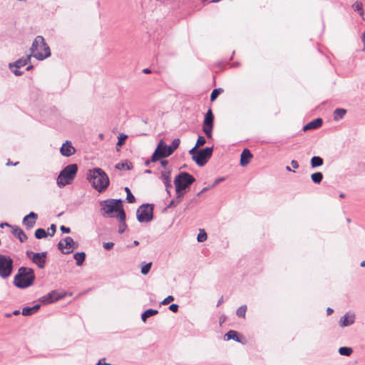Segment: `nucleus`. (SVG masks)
Listing matches in <instances>:
<instances>
[{
  "instance_id": "obj_40",
  "label": "nucleus",
  "mask_w": 365,
  "mask_h": 365,
  "mask_svg": "<svg viewBox=\"0 0 365 365\" xmlns=\"http://www.w3.org/2000/svg\"><path fill=\"white\" fill-rule=\"evenodd\" d=\"M205 143H206V140H205V138L203 136H199L197 140L196 144H195V148H198L200 146H202Z\"/></svg>"
},
{
  "instance_id": "obj_8",
  "label": "nucleus",
  "mask_w": 365,
  "mask_h": 365,
  "mask_svg": "<svg viewBox=\"0 0 365 365\" xmlns=\"http://www.w3.org/2000/svg\"><path fill=\"white\" fill-rule=\"evenodd\" d=\"M137 219L140 222H148L153 217V206L150 204L140 205L136 212Z\"/></svg>"
},
{
  "instance_id": "obj_22",
  "label": "nucleus",
  "mask_w": 365,
  "mask_h": 365,
  "mask_svg": "<svg viewBox=\"0 0 365 365\" xmlns=\"http://www.w3.org/2000/svg\"><path fill=\"white\" fill-rule=\"evenodd\" d=\"M161 178L163 179V183L165 186L166 191L168 194H170V190L173 189V185L171 183V180L170 178V172L165 173L161 175Z\"/></svg>"
},
{
  "instance_id": "obj_63",
  "label": "nucleus",
  "mask_w": 365,
  "mask_h": 365,
  "mask_svg": "<svg viewBox=\"0 0 365 365\" xmlns=\"http://www.w3.org/2000/svg\"><path fill=\"white\" fill-rule=\"evenodd\" d=\"M286 169H287V170H288V171H292L291 168H290L289 166H287V167L286 168Z\"/></svg>"
},
{
  "instance_id": "obj_2",
  "label": "nucleus",
  "mask_w": 365,
  "mask_h": 365,
  "mask_svg": "<svg viewBox=\"0 0 365 365\" xmlns=\"http://www.w3.org/2000/svg\"><path fill=\"white\" fill-rule=\"evenodd\" d=\"M195 181V178L188 173H180L174 180L177 197L171 200L168 207L175 206L179 204L185 193V190Z\"/></svg>"
},
{
  "instance_id": "obj_48",
  "label": "nucleus",
  "mask_w": 365,
  "mask_h": 365,
  "mask_svg": "<svg viewBox=\"0 0 365 365\" xmlns=\"http://www.w3.org/2000/svg\"><path fill=\"white\" fill-rule=\"evenodd\" d=\"M291 165H292V166L294 168H295V169H297V168H299V164H298L297 161V160H292V162H291Z\"/></svg>"
},
{
  "instance_id": "obj_28",
  "label": "nucleus",
  "mask_w": 365,
  "mask_h": 365,
  "mask_svg": "<svg viewBox=\"0 0 365 365\" xmlns=\"http://www.w3.org/2000/svg\"><path fill=\"white\" fill-rule=\"evenodd\" d=\"M323 159L319 156H314L311 159V165L312 168L319 167L323 165Z\"/></svg>"
},
{
  "instance_id": "obj_5",
  "label": "nucleus",
  "mask_w": 365,
  "mask_h": 365,
  "mask_svg": "<svg viewBox=\"0 0 365 365\" xmlns=\"http://www.w3.org/2000/svg\"><path fill=\"white\" fill-rule=\"evenodd\" d=\"M30 51L32 56L40 61L51 56L50 48L41 36H38L35 38Z\"/></svg>"
},
{
  "instance_id": "obj_32",
  "label": "nucleus",
  "mask_w": 365,
  "mask_h": 365,
  "mask_svg": "<svg viewBox=\"0 0 365 365\" xmlns=\"http://www.w3.org/2000/svg\"><path fill=\"white\" fill-rule=\"evenodd\" d=\"M352 349L349 347L343 346L339 348V352L341 355L349 356L352 353Z\"/></svg>"
},
{
  "instance_id": "obj_51",
  "label": "nucleus",
  "mask_w": 365,
  "mask_h": 365,
  "mask_svg": "<svg viewBox=\"0 0 365 365\" xmlns=\"http://www.w3.org/2000/svg\"><path fill=\"white\" fill-rule=\"evenodd\" d=\"M6 227H11V225H9V223H7V222H1V223H0V227H2V228H3V227H6Z\"/></svg>"
},
{
  "instance_id": "obj_42",
  "label": "nucleus",
  "mask_w": 365,
  "mask_h": 365,
  "mask_svg": "<svg viewBox=\"0 0 365 365\" xmlns=\"http://www.w3.org/2000/svg\"><path fill=\"white\" fill-rule=\"evenodd\" d=\"M174 300V297L171 295L168 296L163 301L161 302V304H168L170 302Z\"/></svg>"
},
{
  "instance_id": "obj_24",
  "label": "nucleus",
  "mask_w": 365,
  "mask_h": 365,
  "mask_svg": "<svg viewBox=\"0 0 365 365\" xmlns=\"http://www.w3.org/2000/svg\"><path fill=\"white\" fill-rule=\"evenodd\" d=\"M39 308H40L39 304L34 305L31 307H24L22 309V314L24 316H30V315L34 314L36 312H37Z\"/></svg>"
},
{
  "instance_id": "obj_60",
  "label": "nucleus",
  "mask_w": 365,
  "mask_h": 365,
  "mask_svg": "<svg viewBox=\"0 0 365 365\" xmlns=\"http://www.w3.org/2000/svg\"><path fill=\"white\" fill-rule=\"evenodd\" d=\"M339 197H340L341 198H344V197H345V195H344V193H341V194L339 195Z\"/></svg>"
},
{
  "instance_id": "obj_34",
  "label": "nucleus",
  "mask_w": 365,
  "mask_h": 365,
  "mask_svg": "<svg viewBox=\"0 0 365 365\" xmlns=\"http://www.w3.org/2000/svg\"><path fill=\"white\" fill-rule=\"evenodd\" d=\"M207 238V233L204 230H200V232L197 235V240L199 242H205Z\"/></svg>"
},
{
  "instance_id": "obj_4",
  "label": "nucleus",
  "mask_w": 365,
  "mask_h": 365,
  "mask_svg": "<svg viewBox=\"0 0 365 365\" xmlns=\"http://www.w3.org/2000/svg\"><path fill=\"white\" fill-rule=\"evenodd\" d=\"M35 280V274L31 268L21 267L14 277V284L20 289L31 287Z\"/></svg>"
},
{
  "instance_id": "obj_53",
  "label": "nucleus",
  "mask_w": 365,
  "mask_h": 365,
  "mask_svg": "<svg viewBox=\"0 0 365 365\" xmlns=\"http://www.w3.org/2000/svg\"><path fill=\"white\" fill-rule=\"evenodd\" d=\"M327 314L328 315H330L331 314L333 313V309L330 307H328L327 309Z\"/></svg>"
},
{
  "instance_id": "obj_16",
  "label": "nucleus",
  "mask_w": 365,
  "mask_h": 365,
  "mask_svg": "<svg viewBox=\"0 0 365 365\" xmlns=\"http://www.w3.org/2000/svg\"><path fill=\"white\" fill-rule=\"evenodd\" d=\"M38 215L34 212H31L29 215H26L23 219V225L29 229L32 228L36 222Z\"/></svg>"
},
{
  "instance_id": "obj_11",
  "label": "nucleus",
  "mask_w": 365,
  "mask_h": 365,
  "mask_svg": "<svg viewBox=\"0 0 365 365\" xmlns=\"http://www.w3.org/2000/svg\"><path fill=\"white\" fill-rule=\"evenodd\" d=\"M27 257L32 260L40 269L45 267L46 259L47 257L46 252L35 253L32 251L26 252Z\"/></svg>"
},
{
  "instance_id": "obj_9",
  "label": "nucleus",
  "mask_w": 365,
  "mask_h": 365,
  "mask_svg": "<svg viewBox=\"0 0 365 365\" xmlns=\"http://www.w3.org/2000/svg\"><path fill=\"white\" fill-rule=\"evenodd\" d=\"M213 148L207 147L197 151L195 155H193L192 160L199 166H204L208 160L212 157Z\"/></svg>"
},
{
  "instance_id": "obj_3",
  "label": "nucleus",
  "mask_w": 365,
  "mask_h": 365,
  "mask_svg": "<svg viewBox=\"0 0 365 365\" xmlns=\"http://www.w3.org/2000/svg\"><path fill=\"white\" fill-rule=\"evenodd\" d=\"M101 210L102 215L105 217H114V213H116V217L119 219L120 222L125 220V213L123 208L122 200L120 199H108L103 200L100 202Z\"/></svg>"
},
{
  "instance_id": "obj_31",
  "label": "nucleus",
  "mask_w": 365,
  "mask_h": 365,
  "mask_svg": "<svg viewBox=\"0 0 365 365\" xmlns=\"http://www.w3.org/2000/svg\"><path fill=\"white\" fill-rule=\"evenodd\" d=\"M48 235V232L43 228H38L35 231V237L37 239H42Z\"/></svg>"
},
{
  "instance_id": "obj_49",
  "label": "nucleus",
  "mask_w": 365,
  "mask_h": 365,
  "mask_svg": "<svg viewBox=\"0 0 365 365\" xmlns=\"http://www.w3.org/2000/svg\"><path fill=\"white\" fill-rule=\"evenodd\" d=\"M121 222H122V225H120V226L119 227V232H120V233H122L124 231L125 227V221Z\"/></svg>"
},
{
  "instance_id": "obj_19",
  "label": "nucleus",
  "mask_w": 365,
  "mask_h": 365,
  "mask_svg": "<svg viewBox=\"0 0 365 365\" xmlns=\"http://www.w3.org/2000/svg\"><path fill=\"white\" fill-rule=\"evenodd\" d=\"M31 56H32V55L30 54V55L26 56L25 58H19L14 63H10L9 67L11 68L12 66H15L17 68L23 67V66H26L30 61Z\"/></svg>"
},
{
  "instance_id": "obj_18",
  "label": "nucleus",
  "mask_w": 365,
  "mask_h": 365,
  "mask_svg": "<svg viewBox=\"0 0 365 365\" xmlns=\"http://www.w3.org/2000/svg\"><path fill=\"white\" fill-rule=\"evenodd\" d=\"M12 234L17 237L21 242L27 240V236L24 232L18 226H11Z\"/></svg>"
},
{
  "instance_id": "obj_26",
  "label": "nucleus",
  "mask_w": 365,
  "mask_h": 365,
  "mask_svg": "<svg viewBox=\"0 0 365 365\" xmlns=\"http://www.w3.org/2000/svg\"><path fill=\"white\" fill-rule=\"evenodd\" d=\"M346 113V110L344 108H336L334 111V120L336 121L339 120L341 119L344 115Z\"/></svg>"
},
{
  "instance_id": "obj_1",
  "label": "nucleus",
  "mask_w": 365,
  "mask_h": 365,
  "mask_svg": "<svg viewBox=\"0 0 365 365\" xmlns=\"http://www.w3.org/2000/svg\"><path fill=\"white\" fill-rule=\"evenodd\" d=\"M86 179L91 183L93 188L100 193L105 192L110 185L108 175L99 168L88 170Z\"/></svg>"
},
{
  "instance_id": "obj_39",
  "label": "nucleus",
  "mask_w": 365,
  "mask_h": 365,
  "mask_svg": "<svg viewBox=\"0 0 365 365\" xmlns=\"http://www.w3.org/2000/svg\"><path fill=\"white\" fill-rule=\"evenodd\" d=\"M221 91L222 90L220 88L214 89L210 95V101H214L217 98Z\"/></svg>"
},
{
  "instance_id": "obj_47",
  "label": "nucleus",
  "mask_w": 365,
  "mask_h": 365,
  "mask_svg": "<svg viewBox=\"0 0 365 365\" xmlns=\"http://www.w3.org/2000/svg\"><path fill=\"white\" fill-rule=\"evenodd\" d=\"M125 165H126L123 163H118L115 165V168L118 169V170H122V169H123L125 167Z\"/></svg>"
},
{
  "instance_id": "obj_50",
  "label": "nucleus",
  "mask_w": 365,
  "mask_h": 365,
  "mask_svg": "<svg viewBox=\"0 0 365 365\" xmlns=\"http://www.w3.org/2000/svg\"><path fill=\"white\" fill-rule=\"evenodd\" d=\"M14 73L16 75V76H21L23 73L21 71H20L17 68L13 71Z\"/></svg>"
},
{
  "instance_id": "obj_13",
  "label": "nucleus",
  "mask_w": 365,
  "mask_h": 365,
  "mask_svg": "<svg viewBox=\"0 0 365 365\" xmlns=\"http://www.w3.org/2000/svg\"><path fill=\"white\" fill-rule=\"evenodd\" d=\"M213 120V114L212 113V110L209 109L205 115L202 126V130L207 138L212 137Z\"/></svg>"
},
{
  "instance_id": "obj_58",
  "label": "nucleus",
  "mask_w": 365,
  "mask_h": 365,
  "mask_svg": "<svg viewBox=\"0 0 365 365\" xmlns=\"http://www.w3.org/2000/svg\"><path fill=\"white\" fill-rule=\"evenodd\" d=\"M145 173H151V170L150 169H148V170H145Z\"/></svg>"
},
{
  "instance_id": "obj_36",
  "label": "nucleus",
  "mask_w": 365,
  "mask_h": 365,
  "mask_svg": "<svg viewBox=\"0 0 365 365\" xmlns=\"http://www.w3.org/2000/svg\"><path fill=\"white\" fill-rule=\"evenodd\" d=\"M352 7H353V9L355 11H359L360 15H363V5H362V3L359 2V1H356L353 4Z\"/></svg>"
},
{
  "instance_id": "obj_52",
  "label": "nucleus",
  "mask_w": 365,
  "mask_h": 365,
  "mask_svg": "<svg viewBox=\"0 0 365 365\" xmlns=\"http://www.w3.org/2000/svg\"><path fill=\"white\" fill-rule=\"evenodd\" d=\"M168 164V160H161V166H166Z\"/></svg>"
},
{
  "instance_id": "obj_23",
  "label": "nucleus",
  "mask_w": 365,
  "mask_h": 365,
  "mask_svg": "<svg viewBox=\"0 0 365 365\" xmlns=\"http://www.w3.org/2000/svg\"><path fill=\"white\" fill-rule=\"evenodd\" d=\"M160 160V143H158L154 153L150 160H147L145 163V165L148 166L151 162H156Z\"/></svg>"
},
{
  "instance_id": "obj_54",
  "label": "nucleus",
  "mask_w": 365,
  "mask_h": 365,
  "mask_svg": "<svg viewBox=\"0 0 365 365\" xmlns=\"http://www.w3.org/2000/svg\"><path fill=\"white\" fill-rule=\"evenodd\" d=\"M143 72L144 73H151V71L149 68H144V69H143Z\"/></svg>"
},
{
  "instance_id": "obj_15",
  "label": "nucleus",
  "mask_w": 365,
  "mask_h": 365,
  "mask_svg": "<svg viewBox=\"0 0 365 365\" xmlns=\"http://www.w3.org/2000/svg\"><path fill=\"white\" fill-rule=\"evenodd\" d=\"M60 153L63 156L70 157L76 153V149L71 141L66 140L61 147Z\"/></svg>"
},
{
  "instance_id": "obj_33",
  "label": "nucleus",
  "mask_w": 365,
  "mask_h": 365,
  "mask_svg": "<svg viewBox=\"0 0 365 365\" xmlns=\"http://www.w3.org/2000/svg\"><path fill=\"white\" fill-rule=\"evenodd\" d=\"M125 191L127 193L126 200L128 201V202H129V203L135 202V198L133 196V195L131 193L130 190L128 187H125Z\"/></svg>"
},
{
  "instance_id": "obj_21",
  "label": "nucleus",
  "mask_w": 365,
  "mask_h": 365,
  "mask_svg": "<svg viewBox=\"0 0 365 365\" xmlns=\"http://www.w3.org/2000/svg\"><path fill=\"white\" fill-rule=\"evenodd\" d=\"M322 125V120L321 118H316L311 122L308 123L304 126V130H308L312 129H316Z\"/></svg>"
},
{
  "instance_id": "obj_62",
  "label": "nucleus",
  "mask_w": 365,
  "mask_h": 365,
  "mask_svg": "<svg viewBox=\"0 0 365 365\" xmlns=\"http://www.w3.org/2000/svg\"><path fill=\"white\" fill-rule=\"evenodd\" d=\"M103 364V362H101V360H99L98 362L97 363V365H102Z\"/></svg>"
},
{
  "instance_id": "obj_29",
  "label": "nucleus",
  "mask_w": 365,
  "mask_h": 365,
  "mask_svg": "<svg viewBox=\"0 0 365 365\" xmlns=\"http://www.w3.org/2000/svg\"><path fill=\"white\" fill-rule=\"evenodd\" d=\"M225 336L227 337V340L233 339V340H235L236 341H238V342L240 341V337L238 336V333L236 331H234V330L229 331L225 334Z\"/></svg>"
},
{
  "instance_id": "obj_10",
  "label": "nucleus",
  "mask_w": 365,
  "mask_h": 365,
  "mask_svg": "<svg viewBox=\"0 0 365 365\" xmlns=\"http://www.w3.org/2000/svg\"><path fill=\"white\" fill-rule=\"evenodd\" d=\"M78 247V244L71 237H66L58 244V249L63 254H70L74 249H76Z\"/></svg>"
},
{
  "instance_id": "obj_44",
  "label": "nucleus",
  "mask_w": 365,
  "mask_h": 365,
  "mask_svg": "<svg viewBox=\"0 0 365 365\" xmlns=\"http://www.w3.org/2000/svg\"><path fill=\"white\" fill-rule=\"evenodd\" d=\"M168 309L173 312H177L178 310V305L176 304H172Z\"/></svg>"
},
{
  "instance_id": "obj_59",
  "label": "nucleus",
  "mask_w": 365,
  "mask_h": 365,
  "mask_svg": "<svg viewBox=\"0 0 365 365\" xmlns=\"http://www.w3.org/2000/svg\"><path fill=\"white\" fill-rule=\"evenodd\" d=\"M361 266L364 267H365V261L361 262Z\"/></svg>"
},
{
  "instance_id": "obj_46",
  "label": "nucleus",
  "mask_w": 365,
  "mask_h": 365,
  "mask_svg": "<svg viewBox=\"0 0 365 365\" xmlns=\"http://www.w3.org/2000/svg\"><path fill=\"white\" fill-rule=\"evenodd\" d=\"M197 148H195V146L191 150H190L189 153L192 155V158L193 157V155H195L197 154Z\"/></svg>"
},
{
  "instance_id": "obj_27",
  "label": "nucleus",
  "mask_w": 365,
  "mask_h": 365,
  "mask_svg": "<svg viewBox=\"0 0 365 365\" xmlns=\"http://www.w3.org/2000/svg\"><path fill=\"white\" fill-rule=\"evenodd\" d=\"M158 313L157 309H149L142 314L141 319L145 322L146 319L152 316H154Z\"/></svg>"
},
{
  "instance_id": "obj_43",
  "label": "nucleus",
  "mask_w": 365,
  "mask_h": 365,
  "mask_svg": "<svg viewBox=\"0 0 365 365\" xmlns=\"http://www.w3.org/2000/svg\"><path fill=\"white\" fill-rule=\"evenodd\" d=\"M113 245H114L113 242H104L103 245V247L106 250H109L113 247Z\"/></svg>"
},
{
  "instance_id": "obj_14",
  "label": "nucleus",
  "mask_w": 365,
  "mask_h": 365,
  "mask_svg": "<svg viewBox=\"0 0 365 365\" xmlns=\"http://www.w3.org/2000/svg\"><path fill=\"white\" fill-rule=\"evenodd\" d=\"M65 295V294L59 293L58 291L53 290L42 297L41 301L44 304H50L63 298Z\"/></svg>"
},
{
  "instance_id": "obj_30",
  "label": "nucleus",
  "mask_w": 365,
  "mask_h": 365,
  "mask_svg": "<svg viewBox=\"0 0 365 365\" xmlns=\"http://www.w3.org/2000/svg\"><path fill=\"white\" fill-rule=\"evenodd\" d=\"M311 178L314 183L319 184L323 179V175L321 172H317L311 175Z\"/></svg>"
},
{
  "instance_id": "obj_45",
  "label": "nucleus",
  "mask_w": 365,
  "mask_h": 365,
  "mask_svg": "<svg viewBox=\"0 0 365 365\" xmlns=\"http://www.w3.org/2000/svg\"><path fill=\"white\" fill-rule=\"evenodd\" d=\"M60 229L63 233H69L71 232V229L64 225H61Z\"/></svg>"
},
{
  "instance_id": "obj_55",
  "label": "nucleus",
  "mask_w": 365,
  "mask_h": 365,
  "mask_svg": "<svg viewBox=\"0 0 365 365\" xmlns=\"http://www.w3.org/2000/svg\"><path fill=\"white\" fill-rule=\"evenodd\" d=\"M222 302H223V297L222 296V297H220V299H219V301H218V302H217V307H218V306H220V304H221Z\"/></svg>"
},
{
  "instance_id": "obj_7",
  "label": "nucleus",
  "mask_w": 365,
  "mask_h": 365,
  "mask_svg": "<svg viewBox=\"0 0 365 365\" xmlns=\"http://www.w3.org/2000/svg\"><path fill=\"white\" fill-rule=\"evenodd\" d=\"M13 271V259L7 255L0 254V277L8 278Z\"/></svg>"
},
{
  "instance_id": "obj_25",
  "label": "nucleus",
  "mask_w": 365,
  "mask_h": 365,
  "mask_svg": "<svg viewBox=\"0 0 365 365\" xmlns=\"http://www.w3.org/2000/svg\"><path fill=\"white\" fill-rule=\"evenodd\" d=\"M73 258L76 261V265L81 266L85 260L86 254L83 252H76L73 255Z\"/></svg>"
},
{
  "instance_id": "obj_12",
  "label": "nucleus",
  "mask_w": 365,
  "mask_h": 365,
  "mask_svg": "<svg viewBox=\"0 0 365 365\" xmlns=\"http://www.w3.org/2000/svg\"><path fill=\"white\" fill-rule=\"evenodd\" d=\"M180 143V140L179 138L174 139L170 145H168L161 140V159L171 155L179 147Z\"/></svg>"
},
{
  "instance_id": "obj_56",
  "label": "nucleus",
  "mask_w": 365,
  "mask_h": 365,
  "mask_svg": "<svg viewBox=\"0 0 365 365\" xmlns=\"http://www.w3.org/2000/svg\"><path fill=\"white\" fill-rule=\"evenodd\" d=\"M207 190V187L203 188V189L202 190V191L197 194V195H200L202 192H203L206 191Z\"/></svg>"
},
{
  "instance_id": "obj_37",
  "label": "nucleus",
  "mask_w": 365,
  "mask_h": 365,
  "mask_svg": "<svg viewBox=\"0 0 365 365\" xmlns=\"http://www.w3.org/2000/svg\"><path fill=\"white\" fill-rule=\"evenodd\" d=\"M151 266H152V262H148V263L145 264L141 267V273L144 275L147 274L150 272Z\"/></svg>"
},
{
  "instance_id": "obj_57",
  "label": "nucleus",
  "mask_w": 365,
  "mask_h": 365,
  "mask_svg": "<svg viewBox=\"0 0 365 365\" xmlns=\"http://www.w3.org/2000/svg\"><path fill=\"white\" fill-rule=\"evenodd\" d=\"M19 314V310H16V311L14 312V315H17Z\"/></svg>"
},
{
  "instance_id": "obj_41",
  "label": "nucleus",
  "mask_w": 365,
  "mask_h": 365,
  "mask_svg": "<svg viewBox=\"0 0 365 365\" xmlns=\"http://www.w3.org/2000/svg\"><path fill=\"white\" fill-rule=\"evenodd\" d=\"M56 230V226L54 224H52L50 227L48 229V235L50 236H53Z\"/></svg>"
},
{
  "instance_id": "obj_64",
  "label": "nucleus",
  "mask_w": 365,
  "mask_h": 365,
  "mask_svg": "<svg viewBox=\"0 0 365 365\" xmlns=\"http://www.w3.org/2000/svg\"><path fill=\"white\" fill-rule=\"evenodd\" d=\"M364 38H365V31H364V32L363 34V39H364Z\"/></svg>"
},
{
  "instance_id": "obj_35",
  "label": "nucleus",
  "mask_w": 365,
  "mask_h": 365,
  "mask_svg": "<svg viewBox=\"0 0 365 365\" xmlns=\"http://www.w3.org/2000/svg\"><path fill=\"white\" fill-rule=\"evenodd\" d=\"M246 311H247V306L242 305L237 309L236 314L240 317H245Z\"/></svg>"
},
{
  "instance_id": "obj_61",
  "label": "nucleus",
  "mask_w": 365,
  "mask_h": 365,
  "mask_svg": "<svg viewBox=\"0 0 365 365\" xmlns=\"http://www.w3.org/2000/svg\"><path fill=\"white\" fill-rule=\"evenodd\" d=\"M32 68H33V66H29L26 68V70H27V71H29V70H31Z\"/></svg>"
},
{
  "instance_id": "obj_20",
  "label": "nucleus",
  "mask_w": 365,
  "mask_h": 365,
  "mask_svg": "<svg viewBox=\"0 0 365 365\" xmlns=\"http://www.w3.org/2000/svg\"><path fill=\"white\" fill-rule=\"evenodd\" d=\"M354 318H355V317L354 314L344 315L340 319V322H339L340 326L344 327H348V326L352 324L354 322Z\"/></svg>"
},
{
  "instance_id": "obj_17",
  "label": "nucleus",
  "mask_w": 365,
  "mask_h": 365,
  "mask_svg": "<svg viewBox=\"0 0 365 365\" xmlns=\"http://www.w3.org/2000/svg\"><path fill=\"white\" fill-rule=\"evenodd\" d=\"M253 155L247 148L242 150L240 156V165L242 166H246L248 165L252 158Z\"/></svg>"
},
{
  "instance_id": "obj_38",
  "label": "nucleus",
  "mask_w": 365,
  "mask_h": 365,
  "mask_svg": "<svg viewBox=\"0 0 365 365\" xmlns=\"http://www.w3.org/2000/svg\"><path fill=\"white\" fill-rule=\"evenodd\" d=\"M127 138H128L127 135L123 134V133L120 134L118 137V140L117 143V146H121L124 143V142L127 139Z\"/></svg>"
},
{
  "instance_id": "obj_6",
  "label": "nucleus",
  "mask_w": 365,
  "mask_h": 365,
  "mask_svg": "<svg viewBox=\"0 0 365 365\" xmlns=\"http://www.w3.org/2000/svg\"><path fill=\"white\" fill-rule=\"evenodd\" d=\"M77 171L78 166L76 164H70L66 166L57 177V185L61 188L67 185H70L73 181Z\"/></svg>"
}]
</instances>
